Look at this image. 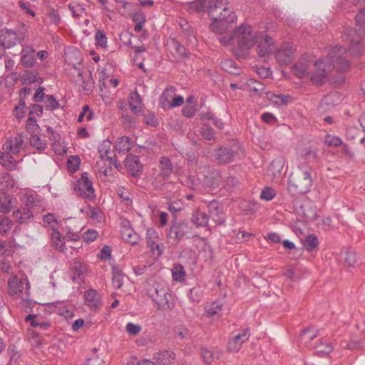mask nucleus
<instances>
[{
	"mask_svg": "<svg viewBox=\"0 0 365 365\" xmlns=\"http://www.w3.org/2000/svg\"><path fill=\"white\" fill-rule=\"evenodd\" d=\"M260 34L257 29L250 24L243 23L237 26L231 36L219 38L223 45H235L238 55L246 54L258 41Z\"/></svg>",
	"mask_w": 365,
	"mask_h": 365,
	"instance_id": "1",
	"label": "nucleus"
},
{
	"mask_svg": "<svg viewBox=\"0 0 365 365\" xmlns=\"http://www.w3.org/2000/svg\"><path fill=\"white\" fill-rule=\"evenodd\" d=\"M205 3L212 20L210 26L212 31L222 34L235 21V14L226 6L223 0H205Z\"/></svg>",
	"mask_w": 365,
	"mask_h": 365,
	"instance_id": "2",
	"label": "nucleus"
},
{
	"mask_svg": "<svg viewBox=\"0 0 365 365\" xmlns=\"http://www.w3.org/2000/svg\"><path fill=\"white\" fill-rule=\"evenodd\" d=\"M347 51L341 47H334L325 58L329 64L331 65V68L337 72L344 73L349 71L350 67V61L348 58Z\"/></svg>",
	"mask_w": 365,
	"mask_h": 365,
	"instance_id": "3",
	"label": "nucleus"
},
{
	"mask_svg": "<svg viewBox=\"0 0 365 365\" xmlns=\"http://www.w3.org/2000/svg\"><path fill=\"white\" fill-rule=\"evenodd\" d=\"M331 71V65L329 64L325 58L314 60L309 79L314 84H324L329 81Z\"/></svg>",
	"mask_w": 365,
	"mask_h": 365,
	"instance_id": "4",
	"label": "nucleus"
},
{
	"mask_svg": "<svg viewBox=\"0 0 365 365\" xmlns=\"http://www.w3.org/2000/svg\"><path fill=\"white\" fill-rule=\"evenodd\" d=\"M314 63V57L309 53L302 55L298 61L292 67V71L297 78H302L308 77L310 78V73Z\"/></svg>",
	"mask_w": 365,
	"mask_h": 365,
	"instance_id": "5",
	"label": "nucleus"
},
{
	"mask_svg": "<svg viewBox=\"0 0 365 365\" xmlns=\"http://www.w3.org/2000/svg\"><path fill=\"white\" fill-rule=\"evenodd\" d=\"M312 178L309 171L304 170L294 177H291L289 181V189L299 193L307 192L312 185Z\"/></svg>",
	"mask_w": 365,
	"mask_h": 365,
	"instance_id": "6",
	"label": "nucleus"
},
{
	"mask_svg": "<svg viewBox=\"0 0 365 365\" xmlns=\"http://www.w3.org/2000/svg\"><path fill=\"white\" fill-rule=\"evenodd\" d=\"M29 283L26 279H20L16 275L8 279V294L13 298L20 297L21 294L29 296Z\"/></svg>",
	"mask_w": 365,
	"mask_h": 365,
	"instance_id": "7",
	"label": "nucleus"
},
{
	"mask_svg": "<svg viewBox=\"0 0 365 365\" xmlns=\"http://www.w3.org/2000/svg\"><path fill=\"white\" fill-rule=\"evenodd\" d=\"M26 135L21 133L5 139L2 150L12 154H18L26 147Z\"/></svg>",
	"mask_w": 365,
	"mask_h": 365,
	"instance_id": "8",
	"label": "nucleus"
},
{
	"mask_svg": "<svg viewBox=\"0 0 365 365\" xmlns=\"http://www.w3.org/2000/svg\"><path fill=\"white\" fill-rule=\"evenodd\" d=\"M76 187L80 195L86 198H93L94 197V189L88 173H82L81 178L77 181Z\"/></svg>",
	"mask_w": 365,
	"mask_h": 365,
	"instance_id": "9",
	"label": "nucleus"
},
{
	"mask_svg": "<svg viewBox=\"0 0 365 365\" xmlns=\"http://www.w3.org/2000/svg\"><path fill=\"white\" fill-rule=\"evenodd\" d=\"M349 42V51L350 55L353 56H359L362 54L365 50V46L362 44L361 40L359 36L356 31L350 29L347 34Z\"/></svg>",
	"mask_w": 365,
	"mask_h": 365,
	"instance_id": "10",
	"label": "nucleus"
},
{
	"mask_svg": "<svg viewBox=\"0 0 365 365\" xmlns=\"http://www.w3.org/2000/svg\"><path fill=\"white\" fill-rule=\"evenodd\" d=\"M257 52L260 57H266L275 50V45L272 38L260 34V38L257 42Z\"/></svg>",
	"mask_w": 365,
	"mask_h": 365,
	"instance_id": "11",
	"label": "nucleus"
},
{
	"mask_svg": "<svg viewBox=\"0 0 365 365\" xmlns=\"http://www.w3.org/2000/svg\"><path fill=\"white\" fill-rule=\"evenodd\" d=\"M170 294L163 288H155V294H152L153 300L157 304L159 309L170 308Z\"/></svg>",
	"mask_w": 365,
	"mask_h": 365,
	"instance_id": "12",
	"label": "nucleus"
},
{
	"mask_svg": "<svg viewBox=\"0 0 365 365\" xmlns=\"http://www.w3.org/2000/svg\"><path fill=\"white\" fill-rule=\"evenodd\" d=\"M250 333L248 329L243 330L242 333L235 335L228 341L227 351L236 353L240 349L242 344L248 340Z\"/></svg>",
	"mask_w": 365,
	"mask_h": 365,
	"instance_id": "13",
	"label": "nucleus"
},
{
	"mask_svg": "<svg viewBox=\"0 0 365 365\" xmlns=\"http://www.w3.org/2000/svg\"><path fill=\"white\" fill-rule=\"evenodd\" d=\"M21 63L24 67L31 68L36 63V52L33 46H24L21 52Z\"/></svg>",
	"mask_w": 365,
	"mask_h": 365,
	"instance_id": "14",
	"label": "nucleus"
},
{
	"mask_svg": "<svg viewBox=\"0 0 365 365\" xmlns=\"http://www.w3.org/2000/svg\"><path fill=\"white\" fill-rule=\"evenodd\" d=\"M19 41V35L17 33L9 29H3L0 31V43L4 47L11 48Z\"/></svg>",
	"mask_w": 365,
	"mask_h": 365,
	"instance_id": "15",
	"label": "nucleus"
},
{
	"mask_svg": "<svg viewBox=\"0 0 365 365\" xmlns=\"http://www.w3.org/2000/svg\"><path fill=\"white\" fill-rule=\"evenodd\" d=\"M294 54V50L291 46L284 45L277 51L275 58L279 63L287 65L292 61Z\"/></svg>",
	"mask_w": 365,
	"mask_h": 365,
	"instance_id": "16",
	"label": "nucleus"
},
{
	"mask_svg": "<svg viewBox=\"0 0 365 365\" xmlns=\"http://www.w3.org/2000/svg\"><path fill=\"white\" fill-rule=\"evenodd\" d=\"M175 354L170 351H160L153 356V364L157 365H170L175 361Z\"/></svg>",
	"mask_w": 365,
	"mask_h": 365,
	"instance_id": "17",
	"label": "nucleus"
},
{
	"mask_svg": "<svg viewBox=\"0 0 365 365\" xmlns=\"http://www.w3.org/2000/svg\"><path fill=\"white\" fill-rule=\"evenodd\" d=\"M86 304L91 309H97L101 306L100 294L95 289H89L84 294Z\"/></svg>",
	"mask_w": 365,
	"mask_h": 365,
	"instance_id": "18",
	"label": "nucleus"
},
{
	"mask_svg": "<svg viewBox=\"0 0 365 365\" xmlns=\"http://www.w3.org/2000/svg\"><path fill=\"white\" fill-rule=\"evenodd\" d=\"M120 233L123 240L131 245H136L140 240L139 235L130 227L128 222L122 226Z\"/></svg>",
	"mask_w": 365,
	"mask_h": 365,
	"instance_id": "19",
	"label": "nucleus"
},
{
	"mask_svg": "<svg viewBox=\"0 0 365 365\" xmlns=\"http://www.w3.org/2000/svg\"><path fill=\"white\" fill-rule=\"evenodd\" d=\"M175 88L169 86L165 88L160 97V104L164 110H170L171 102L175 98Z\"/></svg>",
	"mask_w": 365,
	"mask_h": 365,
	"instance_id": "20",
	"label": "nucleus"
},
{
	"mask_svg": "<svg viewBox=\"0 0 365 365\" xmlns=\"http://www.w3.org/2000/svg\"><path fill=\"white\" fill-rule=\"evenodd\" d=\"M129 106L131 110L136 114H139L143 111V100L140 94L136 91L130 93Z\"/></svg>",
	"mask_w": 365,
	"mask_h": 365,
	"instance_id": "21",
	"label": "nucleus"
},
{
	"mask_svg": "<svg viewBox=\"0 0 365 365\" xmlns=\"http://www.w3.org/2000/svg\"><path fill=\"white\" fill-rule=\"evenodd\" d=\"M146 239L148 246L151 248L152 251L155 250L158 251V255H161L163 250L160 249L158 241V235L155 229L149 228L147 230Z\"/></svg>",
	"mask_w": 365,
	"mask_h": 365,
	"instance_id": "22",
	"label": "nucleus"
},
{
	"mask_svg": "<svg viewBox=\"0 0 365 365\" xmlns=\"http://www.w3.org/2000/svg\"><path fill=\"white\" fill-rule=\"evenodd\" d=\"M72 279L79 283L87 272V265L80 261H75L72 265Z\"/></svg>",
	"mask_w": 365,
	"mask_h": 365,
	"instance_id": "23",
	"label": "nucleus"
},
{
	"mask_svg": "<svg viewBox=\"0 0 365 365\" xmlns=\"http://www.w3.org/2000/svg\"><path fill=\"white\" fill-rule=\"evenodd\" d=\"M187 231V225L181 221L175 223L170 229V237L175 240H180Z\"/></svg>",
	"mask_w": 365,
	"mask_h": 365,
	"instance_id": "24",
	"label": "nucleus"
},
{
	"mask_svg": "<svg viewBox=\"0 0 365 365\" xmlns=\"http://www.w3.org/2000/svg\"><path fill=\"white\" fill-rule=\"evenodd\" d=\"M125 166L133 175H136L142 168L138 157L133 155L127 156Z\"/></svg>",
	"mask_w": 365,
	"mask_h": 365,
	"instance_id": "25",
	"label": "nucleus"
},
{
	"mask_svg": "<svg viewBox=\"0 0 365 365\" xmlns=\"http://www.w3.org/2000/svg\"><path fill=\"white\" fill-rule=\"evenodd\" d=\"M12 153L0 151V164L7 170H15L17 166V161L12 157Z\"/></svg>",
	"mask_w": 365,
	"mask_h": 365,
	"instance_id": "26",
	"label": "nucleus"
},
{
	"mask_svg": "<svg viewBox=\"0 0 365 365\" xmlns=\"http://www.w3.org/2000/svg\"><path fill=\"white\" fill-rule=\"evenodd\" d=\"M43 225L50 229L51 232L61 230L62 225L57 220L53 214L48 213L43 217Z\"/></svg>",
	"mask_w": 365,
	"mask_h": 365,
	"instance_id": "27",
	"label": "nucleus"
},
{
	"mask_svg": "<svg viewBox=\"0 0 365 365\" xmlns=\"http://www.w3.org/2000/svg\"><path fill=\"white\" fill-rule=\"evenodd\" d=\"M14 220L19 223H24L33 217V212L27 207L19 208L13 212Z\"/></svg>",
	"mask_w": 365,
	"mask_h": 365,
	"instance_id": "28",
	"label": "nucleus"
},
{
	"mask_svg": "<svg viewBox=\"0 0 365 365\" xmlns=\"http://www.w3.org/2000/svg\"><path fill=\"white\" fill-rule=\"evenodd\" d=\"M61 230L51 233L53 246L58 251L63 252L65 249V237L61 232Z\"/></svg>",
	"mask_w": 365,
	"mask_h": 365,
	"instance_id": "29",
	"label": "nucleus"
},
{
	"mask_svg": "<svg viewBox=\"0 0 365 365\" xmlns=\"http://www.w3.org/2000/svg\"><path fill=\"white\" fill-rule=\"evenodd\" d=\"M265 98L277 106L287 104L291 99V97L289 96L276 94L271 91L265 93Z\"/></svg>",
	"mask_w": 365,
	"mask_h": 365,
	"instance_id": "30",
	"label": "nucleus"
},
{
	"mask_svg": "<svg viewBox=\"0 0 365 365\" xmlns=\"http://www.w3.org/2000/svg\"><path fill=\"white\" fill-rule=\"evenodd\" d=\"M160 175L163 178H168L171 175L173 170L170 160L167 157H162L159 163Z\"/></svg>",
	"mask_w": 365,
	"mask_h": 365,
	"instance_id": "31",
	"label": "nucleus"
},
{
	"mask_svg": "<svg viewBox=\"0 0 365 365\" xmlns=\"http://www.w3.org/2000/svg\"><path fill=\"white\" fill-rule=\"evenodd\" d=\"M201 354L204 361L209 364L212 361L213 359L220 358L222 355V352L220 349H202Z\"/></svg>",
	"mask_w": 365,
	"mask_h": 365,
	"instance_id": "32",
	"label": "nucleus"
},
{
	"mask_svg": "<svg viewBox=\"0 0 365 365\" xmlns=\"http://www.w3.org/2000/svg\"><path fill=\"white\" fill-rule=\"evenodd\" d=\"M210 214L213 220L218 225H222L225 222V216L222 212L218 210L215 202H212L210 206Z\"/></svg>",
	"mask_w": 365,
	"mask_h": 365,
	"instance_id": "33",
	"label": "nucleus"
},
{
	"mask_svg": "<svg viewBox=\"0 0 365 365\" xmlns=\"http://www.w3.org/2000/svg\"><path fill=\"white\" fill-rule=\"evenodd\" d=\"M285 160L282 157L275 158L269 167V171L272 172V175L276 177L279 175L284 168Z\"/></svg>",
	"mask_w": 365,
	"mask_h": 365,
	"instance_id": "34",
	"label": "nucleus"
},
{
	"mask_svg": "<svg viewBox=\"0 0 365 365\" xmlns=\"http://www.w3.org/2000/svg\"><path fill=\"white\" fill-rule=\"evenodd\" d=\"M131 141L129 138L123 136L120 138L115 143V149L119 153H125L131 148Z\"/></svg>",
	"mask_w": 365,
	"mask_h": 365,
	"instance_id": "35",
	"label": "nucleus"
},
{
	"mask_svg": "<svg viewBox=\"0 0 365 365\" xmlns=\"http://www.w3.org/2000/svg\"><path fill=\"white\" fill-rule=\"evenodd\" d=\"M186 275L184 267L180 264H175L172 269V277L174 281L181 282L185 280Z\"/></svg>",
	"mask_w": 365,
	"mask_h": 365,
	"instance_id": "36",
	"label": "nucleus"
},
{
	"mask_svg": "<svg viewBox=\"0 0 365 365\" xmlns=\"http://www.w3.org/2000/svg\"><path fill=\"white\" fill-rule=\"evenodd\" d=\"M11 210V202L5 192H0V212L9 213Z\"/></svg>",
	"mask_w": 365,
	"mask_h": 365,
	"instance_id": "37",
	"label": "nucleus"
},
{
	"mask_svg": "<svg viewBox=\"0 0 365 365\" xmlns=\"http://www.w3.org/2000/svg\"><path fill=\"white\" fill-rule=\"evenodd\" d=\"M304 247L309 252L314 250L319 245L318 239L315 235L306 236L302 241Z\"/></svg>",
	"mask_w": 365,
	"mask_h": 365,
	"instance_id": "38",
	"label": "nucleus"
},
{
	"mask_svg": "<svg viewBox=\"0 0 365 365\" xmlns=\"http://www.w3.org/2000/svg\"><path fill=\"white\" fill-rule=\"evenodd\" d=\"M132 19L135 23L134 31L137 33L140 32L143 29L145 22V16L144 14L141 11H138L133 14Z\"/></svg>",
	"mask_w": 365,
	"mask_h": 365,
	"instance_id": "39",
	"label": "nucleus"
},
{
	"mask_svg": "<svg viewBox=\"0 0 365 365\" xmlns=\"http://www.w3.org/2000/svg\"><path fill=\"white\" fill-rule=\"evenodd\" d=\"M192 222L197 226H205L208 222V216L202 212L196 211L192 216Z\"/></svg>",
	"mask_w": 365,
	"mask_h": 365,
	"instance_id": "40",
	"label": "nucleus"
},
{
	"mask_svg": "<svg viewBox=\"0 0 365 365\" xmlns=\"http://www.w3.org/2000/svg\"><path fill=\"white\" fill-rule=\"evenodd\" d=\"M341 96L336 92H332L326 96L323 100V103L334 106L339 104L341 101Z\"/></svg>",
	"mask_w": 365,
	"mask_h": 365,
	"instance_id": "41",
	"label": "nucleus"
},
{
	"mask_svg": "<svg viewBox=\"0 0 365 365\" xmlns=\"http://www.w3.org/2000/svg\"><path fill=\"white\" fill-rule=\"evenodd\" d=\"M235 155V153L228 148H220L217 153L218 158L225 163L231 162Z\"/></svg>",
	"mask_w": 365,
	"mask_h": 365,
	"instance_id": "42",
	"label": "nucleus"
},
{
	"mask_svg": "<svg viewBox=\"0 0 365 365\" xmlns=\"http://www.w3.org/2000/svg\"><path fill=\"white\" fill-rule=\"evenodd\" d=\"M318 334V331L314 328H309L303 331L301 334V342L307 345V344L314 339Z\"/></svg>",
	"mask_w": 365,
	"mask_h": 365,
	"instance_id": "43",
	"label": "nucleus"
},
{
	"mask_svg": "<svg viewBox=\"0 0 365 365\" xmlns=\"http://www.w3.org/2000/svg\"><path fill=\"white\" fill-rule=\"evenodd\" d=\"M123 272L114 267L113 269V279H112V283L113 286L116 289H120L123 284Z\"/></svg>",
	"mask_w": 365,
	"mask_h": 365,
	"instance_id": "44",
	"label": "nucleus"
},
{
	"mask_svg": "<svg viewBox=\"0 0 365 365\" xmlns=\"http://www.w3.org/2000/svg\"><path fill=\"white\" fill-rule=\"evenodd\" d=\"M222 307V304L219 301L213 302L206 307V312L209 317H215L218 315Z\"/></svg>",
	"mask_w": 365,
	"mask_h": 365,
	"instance_id": "45",
	"label": "nucleus"
},
{
	"mask_svg": "<svg viewBox=\"0 0 365 365\" xmlns=\"http://www.w3.org/2000/svg\"><path fill=\"white\" fill-rule=\"evenodd\" d=\"M316 352L318 354L327 355L331 353L333 350V347L331 343L328 341H321L319 344L314 346Z\"/></svg>",
	"mask_w": 365,
	"mask_h": 365,
	"instance_id": "46",
	"label": "nucleus"
},
{
	"mask_svg": "<svg viewBox=\"0 0 365 365\" xmlns=\"http://www.w3.org/2000/svg\"><path fill=\"white\" fill-rule=\"evenodd\" d=\"M298 155L301 158L308 162H312L317 159L316 153L310 148H304L299 150L298 151Z\"/></svg>",
	"mask_w": 365,
	"mask_h": 365,
	"instance_id": "47",
	"label": "nucleus"
},
{
	"mask_svg": "<svg viewBox=\"0 0 365 365\" xmlns=\"http://www.w3.org/2000/svg\"><path fill=\"white\" fill-rule=\"evenodd\" d=\"M30 144L32 147L36 148L38 150H43L46 148V141L41 139V138L36 134H31Z\"/></svg>",
	"mask_w": 365,
	"mask_h": 365,
	"instance_id": "48",
	"label": "nucleus"
},
{
	"mask_svg": "<svg viewBox=\"0 0 365 365\" xmlns=\"http://www.w3.org/2000/svg\"><path fill=\"white\" fill-rule=\"evenodd\" d=\"M61 230L66 232V237L69 240L77 241L79 240L80 236L76 230L72 229L71 225H66L61 227Z\"/></svg>",
	"mask_w": 365,
	"mask_h": 365,
	"instance_id": "49",
	"label": "nucleus"
},
{
	"mask_svg": "<svg viewBox=\"0 0 365 365\" xmlns=\"http://www.w3.org/2000/svg\"><path fill=\"white\" fill-rule=\"evenodd\" d=\"M324 143L329 147H338L342 145V140L338 136L327 134L325 135Z\"/></svg>",
	"mask_w": 365,
	"mask_h": 365,
	"instance_id": "50",
	"label": "nucleus"
},
{
	"mask_svg": "<svg viewBox=\"0 0 365 365\" xmlns=\"http://www.w3.org/2000/svg\"><path fill=\"white\" fill-rule=\"evenodd\" d=\"M0 182L7 190L14 187L16 184L14 179L9 173H5L1 176Z\"/></svg>",
	"mask_w": 365,
	"mask_h": 365,
	"instance_id": "51",
	"label": "nucleus"
},
{
	"mask_svg": "<svg viewBox=\"0 0 365 365\" xmlns=\"http://www.w3.org/2000/svg\"><path fill=\"white\" fill-rule=\"evenodd\" d=\"M13 225L12 221L6 217H0V234L4 235L9 231Z\"/></svg>",
	"mask_w": 365,
	"mask_h": 365,
	"instance_id": "52",
	"label": "nucleus"
},
{
	"mask_svg": "<svg viewBox=\"0 0 365 365\" xmlns=\"http://www.w3.org/2000/svg\"><path fill=\"white\" fill-rule=\"evenodd\" d=\"M81 160L77 155L71 156L67 161V166L71 172H76L79 168Z\"/></svg>",
	"mask_w": 365,
	"mask_h": 365,
	"instance_id": "53",
	"label": "nucleus"
},
{
	"mask_svg": "<svg viewBox=\"0 0 365 365\" xmlns=\"http://www.w3.org/2000/svg\"><path fill=\"white\" fill-rule=\"evenodd\" d=\"M26 321H31V324L34 327H40L47 329L50 324L48 322H40L36 315H28L25 318Z\"/></svg>",
	"mask_w": 365,
	"mask_h": 365,
	"instance_id": "54",
	"label": "nucleus"
},
{
	"mask_svg": "<svg viewBox=\"0 0 365 365\" xmlns=\"http://www.w3.org/2000/svg\"><path fill=\"white\" fill-rule=\"evenodd\" d=\"M68 8L73 16H81L85 13L83 5L80 4L73 3L69 5Z\"/></svg>",
	"mask_w": 365,
	"mask_h": 365,
	"instance_id": "55",
	"label": "nucleus"
},
{
	"mask_svg": "<svg viewBox=\"0 0 365 365\" xmlns=\"http://www.w3.org/2000/svg\"><path fill=\"white\" fill-rule=\"evenodd\" d=\"M207 3H205V0H195L192 2H191L189 4V9L193 11H201L205 8L207 9Z\"/></svg>",
	"mask_w": 365,
	"mask_h": 365,
	"instance_id": "56",
	"label": "nucleus"
},
{
	"mask_svg": "<svg viewBox=\"0 0 365 365\" xmlns=\"http://www.w3.org/2000/svg\"><path fill=\"white\" fill-rule=\"evenodd\" d=\"M247 86L251 91H253L257 93H260L264 91V86L261 82L253 79L248 81Z\"/></svg>",
	"mask_w": 365,
	"mask_h": 365,
	"instance_id": "57",
	"label": "nucleus"
},
{
	"mask_svg": "<svg viewBox=\"0 0 365 365\" xmlns=\"http://www.w3.org/2000/svg\"><path fill=\"white\" fill-rule=\"evenodd\" d=\"M96 43L97 46L105 48L107 45V38L104 32L98 30L95 34Z\"/></svg>",
	"mask_w": 365,
	"mask_h": 365,
	"instance_id": "58",
	"label": "nucleus"
},
{
	"mask_svg": "<svg viewBox=\"0 0 365 365\" xmlns=\"http://www.w3.org/2000/svg\"><path fill=\"white\" fill-rule=\"evenodd\" d=\"M93 118V112L91 110L89 106L88 105H85L82 110L80 113V115L78 117V121L82 122L84 118L86 119V120H90Z\"/></svg>",
	"mask_w": 365,
	"mask_h": 365,
	"instance_id": "59",
	"label": "nucleus"
},
{
	"mask_svg": "<svg viewBox=\"0 0 365 365\" xmlns=\"http://www.w3.org/2000/svg\"><path fill=\"white\" fill-rule=\"evenodd\" d=\"M58 314L66 319H70L73 316V308L72 307L63 305L58 309Z\"/></svg>",
	"mask_w": 365,
	"mask_h": 365,
	"instance_id": "60",
	"label": "nucleus"
},
{
	"mask_svg": "<svg viewBox=\"0 0 365 365\" xmlns=\"http://www.w3.org/2000/svg\"><path fill=\"white\" fill-rule=\"evenodd\" d=\"M52 149L57 155H63L66 153L67 148L63 142L56 140L52 143Z\"/></svg>",
	"mask_w": 365,
	"mask_h": 365,
	"instance_id": "61",
	"label": "nucleus"
},
{
	"mask_svg": "<svg viewBox=\"0 0 365 365\" xmlns=\"http://www.w3.org/2000/svg\"><path fill=\"white\" fill-rule=\"evenodd\" d=\"M142 327L140 325L128 322L125 326V330L130 336H135L140 332Z\"/></svg>",
	"mask_w": 365,
	"mask_h": 365,
	"instance_id": "62",
	"label": "nucleus"
},
{
	"mask_svg": "<svg viewBox=\"0 0 365 365\" xmlns=\"http://www.w3.org/2000/svg\"><path fill=\"white\" fill-rule=\"evenodd\" d=\"M27 110V107L26 103H20L18 106H16L14 109V115L18 118L21 119L24 118L26 112Z\"/></svg>",
	"mask_w": 365,
	"mask_h": 365,
	"instance_id": "63",
	"label": "nucleus"
},
{
	"mask_svg": "<svg viewBox=\"0 0 365 365\" xmlns=\"http://www.w3.org/2000/svg\"><path fill=\"white\" fill-rule=\"evenodd\" d=\"M276 195V192L275 191L269 187H264L262 192H261V194H260V197L261 199H263V200H265L267 201H269L271 200H272Z\"/></svg>",
	"mask_w": 365,
	"mask_h": 365,
	"instance_id": "64",
	"label": "nucleus"
}]
</instances>
